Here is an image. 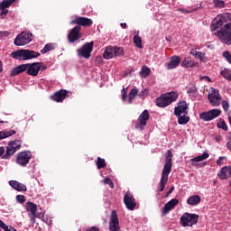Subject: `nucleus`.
Listing matches in <instances>:
<instances>
[{
  "instance_id": "26",
  "label": "nucleus",
  "mask_w": 231,
  "mask_h": 231,
  "mask_svg": "<svg viewBox=\"0 0 231 231\" xmlns=\"http://www.w3.org/2000/svg\"><path fill=\"white\" fill-rule=\"evenodd\" d=\"M208 156H209L208 152H204L202 153V155L192 158V159H190L189 162H190L192 167H198V165H199L198 162H203V160H207V158H208Z\"/></svg>"
},
{
  "instance_id": "16",
  "label": "nucleus",
  "mask_w": 231,
  "mask_h": 231,
  "mask_svg": "<svg viewBox=\"0 0 231 231\" xmlns=\"http://www.w3.org/2000/svg\"><path fill=\"white\" fill-rule=\"evenodd\" d=\"M189 104H187V101H180L174 108L173 114L175 116H180V115H189Z\"/></svg>"
},
{
  "instance_id": "39",
  "label": "nucleus",
  "mask_w": 231,
  "mask_h": 231,
  "mask_svg": "<svg viewBox=\"0 0 231 231\" xmlns=\"http://www.w3.org/2000/svg\"><path fill=\"white\" fill-rule=\"evenodd\" d=\"M220 75L224 77V79H226L227 80H230L231 82V70L228 69H224L221 70Z\"/></svg>"
},
{
  "instance_id": "18",
  "label": "nucleus",
  "mask_w": 231,
  "mask_h": 231,
  "mask_svg": "<svg viewBox=\"0 0 231 231\" xmlns=\"http://www.w3.org/2000/svg\"><path fill=\"white\" fill-rule=\"evenodd\" d=\"M208 98L210 104H212V106H219L220 104L219 100H221V95H219V90L213 89L211 94H208Z\"/></svg>"
},
{
  "instance_id": "23",
  "label": "nucleus",
  "mask_w": 231,
  "mask_h": 231,
  "mask_svg": "<svg viewBox=\"0 0 231 231\" xmlns=\"http://www.w3.org/2000/svg\"><path fill=\"white\" fill-rule=\"evenodd\" d=\"M180 62L181 58L180 56H172L170 62L166 63V68L167 69H174V68H178Z\"/></svg>"
},
{
  "instance_id": "64",
  "label": "nucleus",
  "mask_w": 231,
  "mask_h": 231,
  "mask_svg": "<svg viewBox=\"0 0 231 231\" xmlns=\"http://www.w3.org/2000/svg\"><path fill=\"white\" fill-rule=\"evenodd\" d=\"M10 231H17V229H15V227L10 226Z\"/></svg>"
},
{
  "instance_id": "14",
  "label": "nucleus",
  "mask_w": 231,
  "mask_h": 231,
  "mask_svg": "<svg viewBox=\"0 0 231 231\" xmlns=\"http://www.w3.org/2000/svg\"><path fill=\"white\" fill-rule=\"evenodd\" d=\"M19 0H3L0 3V17L3 19L8 15V10L6 8H10L12 5H15Z\"/></svg>"
},
{
  "instance_id": "40",
  "label": "nucleus",
  "mask_w": 231,
  "mask_h": 231,
  "mask_svg": "<svg viewBox=\"0 0 231 231\" xmlns=\"http://www.w3.org/2000/svg\"><path fill=\"white\" fill-rule=\"evenodd\" d=\"M149 75H151V69H149L147 66H143L141 70V77L146 79V77H149Z\"/></svg>"
},
{
  "instance_id": "3",
  "label": "nucleus",
  "mask_w": 231,
  "mask_h": 231,
  "mask_svg": "<svg viewBox=\"0 0 231 231\" xmlns=\"http://www.w3.org/2000/svg\"><path fill=\"white\" fill-rule=\"evenodd\" d=\"M10 57L15 59L16 60H32V59H37V57H41V53L35 51L22 49L16 51H13Z\"/></svg>"
},
{
  "instance_id": "5",
  "label": "nucleus",
  "mask_w": 231,
  "mask_h": 231,
  "mask_svg": "<svg viewBox=\"0 0 231 231\" xmlns=\"http://www.w3.org/2000/svg\"><path fill=\"white\" fill-rule=\"evenodd\" d=\"M22 144L21 140L10 141L6 146L5 154L2 157L3 160H10L21 149Z\"/></svg>"
},
{
  "instance_id": "56",
  "label": "nucleus",
  "mask_w": 231,
  "mask_h": 231,
  "mask_svg": "<svg viewBox=\"0 0 231 231\" xmlns=\"http://www.w3.org/2000/svg\"><path fill=\"white\" fill-rule=\"evenodd\" d=\"M2 228L5 231H10V226H8L6 224Z\"/></svg>"
},
{
  "instance_id": "8",
  "label": "nucleus",
  "mask_w": 231,
  "mask_h": 231,
  "mask_svg": "<svg viewBox=\"0 0 231 231\" xmlns=\"http://www.w3.org/2000/svg\"><path fill=\"white\" fill-rule=\"evenodd\" d=\"M93 42L85 43L80 49L78 50L79 57L83 59H89L91 57V51H93Z\"/></svg>"
},
{
  "instance_id": "27",
  "label": "nucleus",
  "mask_w": 231,
  "mask_h": 231,
  "mask_svg": "<svg viewBox=\"0 0 231 231\" xmlns=\"http://www.w3.org/2000/svg\"><path fill=\"white\" fill-rule=\"evenodd\" d=\"M189 53H190V55L195 57V59H199V60H200V62H207V57H205L204 52L198 51L194 49H191Z\"/></svg>"
},
{
  "instance_id": "44",
  "label": "nucleus",
  "mask_w": 231,
  "mask_h": 231,
  "mask_svg": "<svg viewBox=\"0 0 231 231\" xmlns=\"http://www.w3.org/2000/svg\"><path fill=\"white\" fill-rule=\"evenodd\" d=\"M147 97H149V90L147 88L138 94L139 98H147Z\"/></svg>"
},
{
  "instance_id": "62",
  "label": "nucleus",
  "mask_w": 231,
  "mask_h": 231,
  "mask_svg": "<svg viewBox=\"0 0 231 231\" xmlns=\"http://www.w3.org/2000/svg\"><path fill=\"white\" fill-rule=\"evenodd\" d=\"M5 225V222H3V220L0 219V228H2Z\"/></svg>"
},
{
  "instance_id": "47",
  "label": "nucleus",
  "mask_w": 231,
  "mask_h": 231,
  "mask_svg": "<svg viewBox=\"0 0 231 231\" xmlns=\"http://www.w3.org/2000/svg\"><path fill=\"white\" fill-rule=\"evenodd\" d=\"M16 201H18V203H25L26 198L23 195H17Z\"/></svg>"
},
{
  "instance_id": "60",
  "label": "nucleus",
  "mask_w": 231,
  "mask_h": 231,
  "mask_svg": "<svg viewBox=\"0 0 231 231\" xmlns=\"http://www.w3.org/2000/svg\"><path fill=\"white\" fill-rule=\"evenodd\" d=\"M36 217H39V219L44 217V213H39L38 215H36Z\"/></svg>"
},
{
  "instance_id": "46",
  "label": "nucleus",
  "mask_w": 231,
  "mask_h": 231,
  "mask_svg": "<svg viewBox=\"0 0 231 231\" xmlns=\"http://www.w3.org/2000/svg\"><path fill=\"white\" fill-rule=\"evenodd\" d=\"M222 107H223L224 111L228 113V109H230V104H228V101H226V100L222 101Z\"/></svg>"
},
{
  "instance_id": "12",
  "label": "nucleus",
  "mask_w": 231,
  "mask_h": 231,
  "mask_svg": "<svg viewBox=\"0 0 231 231\" xmlns=\"http://www.w3.org/2000/svg\"><path fill=\"white\" fill-rule=\"evenodd\" d=\"M149 111H143L137 119V122L139 123L135 125V128L140 129V131H143V129H145V125H147V120H149Z\"/></svg>"
},
{
  "instance_id": "35",
  "label": "nucleus",
  "mask_w": 231,
  "mask_h": 231,
  "mask_svg": "<svg viewBox=\"0 0 231 231\" xmlns=\"http://www.w3.org/2000/svg\"><path fill=\"white\" fill-rule=\"evenodd\" d=\"M196 64L197 63L194 60H189L187 59H184V60L181 62L182 68H194Z\"/></svg>"
},
{
  "instance_id": "28",
  "label": "nucleus",
  "mask_w": 231,
  "mask_h": 231,
  "mask_svg": "<svg viewBox=\"0 0 231 231\" xmlns=\"http://www.w3.org/2000/svg\"><path fill=\"white\" fill-rule=\"evenodd\" d=\"M103 57L107 60H109V59H113V57H115V47H111V46L106 47L105 49Z\"/></svg>"
},
{
  "instance_id": "37",
  "label": "nucleus",
  "mask_w": 231,
  "mask_h": 231,
  "mask_svg": "<svg viewBox=\"0 0 231 231\" xmlns=\"http://www.w3.org/2000/svg\"><path fill=\"white\" fill-rule=\"evenodd\" d=\"M134 44H135L136 48H139L140 50L143 48L142 45V37H140L138 34L134 36Z\"/></svg>"
},
{
  "instance_id": "58",
  "label": "nucleus",
  "mask_w": 231,
  "mask_h": 231,
  "mask_svg": "<svg viewBox=\"0 0 231 231\" xmlns=\"http://www.w3.org/2000/svg\"><path fill=\"white\" fill-rule=\"evenodd\" d=\"M120 26H121V28H124V30H125V28H127V23H120Z\"/></svg>"
},
{
  "instance_id": "50",
  "label": "nucleus",
  "mask_w": 231,
  "mask_h": 231,
  "mask_svg": "<svg viewBox=\"0 0 231 231\" xmlns=\"http://www.w3.org/2000/svg\"><path fill=\"white\" fill-rule=\"evenodd\" d=\"M223 160H225V157H219L217 161V164L221 167L223 165Z\"/></svg>"
},
{
  "instance_id": "49",
  "label": "nucleus",
  "mask_w": 231,
  "mask_h": 231,
  "mask_svg": "<svg viewBox=\"0 0 231 231\" xmlns=\"http://www.w3.org/2000/svg\"><path fill=\"white\" fill-rule=\"evenodd\" d=\"M8 35H10L8 31H0V39H3V37H8Z\"/></svg>"
},
{
  "instance_id": "13",
  "label": "nucleus",
  "mask_w": 231,
  "mask_h": 231,
  "mask_svg": "<svg viewBox=\"0 0 231 231\" xmlns=\"http://www.w3.org/2000/svg\"><path fill=\"white\" fill-rule=\"evenodd\" d=\"M124 203L128 210H134V208H136V199L130 191L125 192Z\"/></svg>"
},
{
  "instance_id": "31",
  "label": "nucleus",
  "mask_w": 231,
  "mask_h": 231,
  "mask_svg": "<svg viewBox=\"0 0 231 231\" xmlns=\"http://www.w3.org/2000/svg\"><path fill=\"white\" fill-rule=\"evenodd\" d=\"M15 133H16L15 130L0 131V140H5V138H10V136H14Z\"/></svg>"
},
{
  "instance_id": "24",
  "label": "nucleus",
  "mask_w": 231,
  "mask_h": 231,
  "mask_svg": "<svg viewBox=\"0 0 231 231\" xmlns=\"http://www.w3.org/2000/svg\"><path fill=\"white\" fill-rule=\"evenodd\" d=\"M219 180H228L231 176V167L225 166L223 167L220 171L217 173Z\"/></svg>"
},
{
  "instance_id": "63",
  "label": "nucleus",
  "mask_w": 231,
  "mask_h": 231,
  "mask_svg": "<svg viewBox=\"0 0 231 231\" xmlns=\"http://www.w3.org/2000/svg\"><path fill=\"white\" fill-rule=\"evenodd\" d=\"M127 91H128V88H124L123 89H122V93H127Z\"/></svg>"
},
{
  "instance_id": "6",
  "label": "nucleus",
  "mask_w": 231,
  "mask_h": 231,
  "mask_svg": "<svg viewBox=\"0 0 231 231\" xmlns=\"http://www.w3.org/2000/svg\"><path fill=\"white\" fill-rule=\"evenodd\" d=\"M199 219V215L186 212L180 217V221L182 226H194L198 224Z\"/></svg>"
},
{
  "instance_id": "55",
  "label": "nucleus",
  "mask_w": 231,
  "mask_h": 231,
  "mask_svg": "<svg viewBox=\"0 0 231 231\" xmlns=\"http://www.w3.org/2000/svg\"><path fill=\"white\" fill-rule=\"evenodd\" d=\"M180 12H182V14H192V11H187L185 9H179Z\"/></svg>"
},
{
  "instance_id": "61",
  "label": "nucleus",
  "mask_w": 231,
  "mask_h": 231,
  "mask_svg": "<svg viewBox=\"0 0 231 231\" xmlns=\"http://www.w3.org/2000/svg\"><path fill=\"white\" fill-rule=\"evenodd\" d=\"M226 148H227L229 151H231V142H230V141L226 143Z\"/></svg>"
},
{
  "instance_id": "36",
  "label": "nucleus",
  "mask_w": 231,
  "mask_h": 231,
  "mask_svg": "<svg viewBox=\"0 0 231 231\" xmlns=\"http://www.w3.org/2000/svg\"><path fill=\"white\" fill-rule=\"evenodd\" d=\"M217 126L218 127V129H223V131H228V126L226 125V122H225V119L220 118L217 123Z\"/></svg>"
},
{
  "instance_id": "25",
  "label": "nucleus",
  "mask_w": 231,
  "mask_h": 231,
  "mask_svg": "<svg viewBox=\"0 0 231 231\" xmlns=\"http://www.w3.org/2000/svg\"><path fill=\"white\" fill-rule=\"evenodd\" d=\"M9 185L14 189V190H18V192H26L28 189L26 188V185L17 181V180H10Z\"/></svg>"
},
{
  "instance_id": "57",
  "label": "nucleus",
  "mask_w": 231,
  "mask_h": 231,
  "mask_svg": "<svg viewBox=\"0 0 231 231\" xmlns=\"http://www.w3.org/2000/svg\"><path fill=\"white\" fill-rule=\"evenodd\" d=\"M5 154V147L1 146L0 147V156H3Z\"/></svg>"
},
{
  "instance_id": "20",
  "label": "nucleus",
  "mask_w": 231,
  "mask_h": 231,
  "mask_svg": "<svg viewBox=\"0 0 231 231\" xmlns=\"http://www.w3.org/2000/svg\"><path fill=\"white\" fill-rule=\"evenodd\" d=\"M68 93V90L60 89V91H57L52 96H51V98L54 102H63V100H66Z\"/></svg>"
},
{
  "instance_id": "51",
  "label": "nucleus",
  "mask_w": 231,
  "mask_h": 231,
  "mask_svg": "<svg viewBox=\"0 0 231 231\" xmlns=\"http://www.w3.org/2000/svg\"><path fill=\"white\" fill-rule=\"evenodd\" d=\"M174 186H172L170 190L166 193L165 195V198H169V195L171 193V192H174Z\"/></svg>"
},
{
  "instance_id": "54",
  "label": "nucleus",
  "mask_w": 231,
  "mask_h": 231,
  "mask_svg": "<svg viewBox=\"0 0 231 231\" xmlns=\"http://www.w3.org/2000/svg\"><path fill=\"white\" fill-rule=\"evenodd\" d=\"M122 100L123 102H125V100H127V93L125 92L122 93Z\"/></svg>"
},
{
  "instance_id": "11",
  "label": "nucleus",
  "mask_w": 231,
  "mask_h": 231,
  "mask_svg": "<svg viewBox=\"0 0 231 231\" xmlns=\"http://www.w3.org/2000/svg\"><path fill=\"white\" fill-rule=\"evenodd\" d=\"M30 160H32V153L30 152H21L17 154L16 163L22 167H26L30 163Z\"/></svg>"
},
{
  "instance_id": "45",
  "label": "nucleus",
  "mask_w": 231,
  "mask_h": 231,
  "mask_svg": "<svg viewBox=\"0 0 231 231\" xmlns=\"http://www.w3.org/2000/svg\"><path fill=\"white\" fill-rule=\"evenodd\" d=\"M103 181L106 185H109L110 189H115V183H113V180H111V179L106 178Z\"/></svg>"
},
{
  "instance_id": "41",
  "label": "nucleus",
  "mask_w": 231,
  "mask_h": 231,
  "mask_svg": "<svg viewBox=\"0 0 231 231\" xmlns=\"http://www.w3.org/2000/svg\"><path fill=\"white\" fill-rule=\"evenodd\" d=\"M214 8H225L226 4L223 0H213Z\"/></svg>"
},
{
  "instance_id": "17",
  "label": "nucleus",
  "mask_w": 231,
  "mask_h": 231,
  "mask_svg": "<svg viewBox=\"0 0 231 231\" xmlns=\"http://www.w3.org/2000/svg\"><path fill=\"white\" fill-rule=\"evenodd\" d=\"M70 24H77L78 26L89 27L93 26V20L88 17L77 16L70 22Z\"/></svg>"
},
{
  "instance_id": "43",
  "label": "nucleus",
  "mask_w": 231,
  "mask_h": 231,
  "mask_svg": "<svg viewBox=\"0 0 231 231\" xmlns=\"http://www.w3.org/2000/svg\"><path fill=\"white\" fill-rule=\"evenodd\" d=\"M222 55H223L224 59L228 62V64H231V54H230V51H225Z\"/></svg>"
},
{
  "instance_id": "30",
  "label": "nucleus",
  "mask_w": 231,
  "mask_h": 231,
  "mask_svg": "<svg viewBox=\"0 0 231 231\" xmlns=\"http://www.w3.org/2000/svg\"><path fill=\"white\" fill-rule=\"evenodd\" d=\"M187 115L188 114H183V116H177L179 125H185L188 122H190V117Z\"/></svg>"
},
{
  "instance_id": "29",
  "label": "nucleus",
  "mask_w": 231,
  "mask_h": 231,
  "mask_svg": "<svg viewBox=\"0 0 231 231\" xmlns=\"http://www.w3.org/2000/svg\"><path fill=\"white\" fill-rule=\"evenodd\" d=\"M187 203L188 205H191L192 207L199 205V203H201V197H199V195H193L188 199Z\"/></svg>"
},
{
  "instance_id": "38",
  "label": "nucleus",
  "mask_w": 231,
  "mask_h": 231,
  "mask_svg": "<svg viewBox=\"0 0 231 231\" xmlns=\"http://www.w3.org/2000/svg\"><path fill=\"white\" fill-rule=\"evenodd\" d=\"M96 163H97V169H106V167H107V164L106 163V160L100 157H97V161Z\"/></svg>"
},
{
  "instance_id": "1",
  "label": "nucleus",
  "mask_w": 231,
  "mask_h": 231,
  "mask_svg": "<svg viewBox=\"0 0 231 231\" xmlns=\"http://www.w3.org/2000/svg\"><path fill=\"white\" fill-rule=\"evenodd\" d=\"M211 32L223 42V44H231V14L224 13L217 14L212 21ZM216 30H219L217 31Z\"/></svg>"
},
{
  "instance_id": "32",
  "label": "nucleus",
  "mask_w": 231,
  "mask_h": 231,
  "mask_svg": "<svg viewBox=\"0 0 231 231\" xmlns=\"http://www.w3.org/2000/svg\"><path fill=\"white\" fill-rule=\"evenodd\" d=\"M27 212L31 213V216H35L37 214V206L32 202H27Z\"/></svg>"
},
{
  "instance_id": "4",
  "label": "nucleus",
  "mask_w": 231,
  "mask_h": 231,
  "mask_svg": "<svg viewBox=\"0 0 231 231\" xmlns=\"http://www.w3.org/2000/svg\"><path fill=\"white\" fill-rule=\"evenodd\" d=\"M178 100V93L170 92L167 94H163L162 97L156 98V106L158 107H167V106H171L172 102H176Z\"/></svg>"
},
{
  "instance_id": "21",
  "label": "nucleus",
  "mask_w": 231,
  "mask_h": 231,
  "mask_svg": "<svg viewBox=\"0 0 231 231\" xmlns=\"http://www.w3.org/2000/svg\"><path fill=\"white\" fill-rule=\"evenodd\" d=\"M179 203L180 200H178L177 199H172L171 200L167 202L162 208V216H167V213L170 210H172V208H174V207H176V205H178Z\"/></svg>"
},
{
  "instance_id": "42",
  "label": "nucleus",
  "mask_w": 231,
  "mask_h": 231,
  "mask_svg": "<svg viewBox=\"0 0 231 231\" xmlns=\"http://www.w3.org/2000/svg\"><path fill=\"white\" fill-rule=\"evenodd\" d=\"M119 55H124V49L114 47V57H118Z\"/></svg>"
},
{
  "instance_id": "2",
  "label": "nucleus",
  "mask_w": 231,
  "mask_h": 231,
  "mask_svg": "<svg viewBox=\"0 0 231 231\" xmlns=\"http://www.w3.org/2000/svg\"><path fill=\"white\" fill-rule=\"evenodd\" d=\"M172 171V151L168 150L165 154V164L159 182V192H163L169 181V174Z\"/></svg>"
},
{
  "instance_id": "15",
  "label": "nucleus",
  "mask_w": 231,
  "mask_h": 231,
  "mask_svg": "<svg viewBox=\"0 0 231 231\" xmlns=\"http://www.w3.org/2000/svg\"><path fill=\"white\" fill-rule=\"evenodd\" d=\"M109 230L120 231V221H118V215L116 214V210H112L111 212Z\"/></svg>"
},
{
  "instance_id": "53",
  "label": "nucleus",
  "mask_w": 231,
  "mask_h": 231,
  "mask_svg": "<svg viewBox=\"0 0 231 231\" xmlns=\"http://www.w3.org/2000/svg\"><path fill=\"white\" fill-rule=\"evenodd\" d=\"M31 216V222L32 225H35V218L37 217L36 215H30Z\"/></svg>"
},
{
  "instance_id": "52",
  "label": "nucleus",
  "mask_w": 231,
  "mask_h": 231,
  "mask_svg": "<svg viewBox=\"0 0 231 231\" xmlns=\"http://www.w3.org/2000/svg\"><path fill=\"white\" fill-rule=\"evenodd\" d=\"M86 231H100V229L97 226H92L91 228H88Z\"/></svg>"
},
{
  "instance_id": "33",
  "label": "nucleus",
  "mask_w": 231,
  "mask_h": 231,
  "mask_svg": "<svg viewBox=\"0 0 231 231\" xmlns=\"http://www.w3.org/2000/svg\"><path fill=\"white\" fill-rule=\"evenodd\" d=\"M138 96V88H134L128 95V104H133V100Z\"/></svg>"
},
{
  "instance_id": "34",
  "label": "nucleus",
  "mask_w": 231,
  "mask_h": 231,
  "mask_svg": "<svg viewBox=\"0 0 231 231\" xmlns=\"http://www.w3.org/2000/svg\"><path fill=\"white\" fill-rule=\"evenodd\" d=\"M55 43H47L43 49L41 50V53L44 55V53H48V51H52V50H55Z\"/></svg>"
},
{
  "instance_id": "48",
  "label": "nucleus",
  "mask_w": 231,
  "mask_h": 231,
  "mask_svg": "<svg viewBox=\"0 0 231 231\" xmlns=\"http://www.w3.org/2000/svg\"><path fill=\"white\" fill-rule=\"evenodd\" d=\"M38 64L40 71H46V69H48V66L45 65L43 62H38Z\"/></svg>"
},
{
  "instance_id": "10",
  "label": "nucleus",
  "mask_w": 231,
  "mask_h": 231,
  "mask_svg": "<svg viewBox=\"0 0 231 231\" xmlns=\"http://www.w3.org/2000/svg\"><path fill=\"white\" fill-rule=\"evenodd\" d=\"M80 30H82V28L79 25H76L74 28L71 29L70 32L68 34V41L69 42H70V44L77 42V41H80V39L82 38Z\"/></svg>"
},
{
  "instance_id": "59",
  "label": "nucleus",
  "mask_w": 231,
  "mask_h": 231,
  "mask_svg": "<svg viewBox=\"0 0 231 231\" xmlns=\"http://www.w3.org/2000/svg\"><path fill=\"white\" fill-rule=\"evenodd\" d=\"M215 140H216V142H217V143L221 142V135H217V136L215 137Z\"/></svg>"
},
{
  "instance_id": "9",
  "label": "nucleus",
  "mask_w": 231,
  "mask_h": 231,
  "mask_svg": "<svg viewBox=\"0 0 231 231\" xmlns=\"http://www.w3.org/2000/svg\"><path fill=\"white\" fill-rule=\"evenodd\" d=\"M221 115V110L219 108H214L208 112H203L200 114L199 118L200 120H204V122H210L214 120V118H217Z\"/></svg>"
},
{
  "instance_id": "19",
  "label": "nucleus",
  "mask_w": 231,
  "mask_h": 231,
  "mask_svg": "<svg viewBox=\"0 0 231 231\" xmlns=\"http://www.w3.org/2000/svg\"><path fill=\"white\" fill-rule=\"evenodd\" d=\"M39 64V62L27 63V75H31V77H37L41 71Z\"/></svg>"
},
{
  "instance_id": "22",
  "label": "nucleus",
  "mask_w": 231,
  "mask_h": 231,
  "mask_svg": "<svg viewBox=\"0 0 231 231\" xmlns=\"http://www.w3.org/2000/svg\"><path fill=\"white\" fill-rule=\"evenodd\" d=\"M28 69V63L22 64L14 67L11 71V77H17V75H21V73H24Z\"/></svg>"
},
{
  "instance_id": "7",
  "label": "nucleus",
  "mask_w": 231,
  "mask_h": 231,
  "mask_svg": "<svg viewBox=\"0 0 231 231\" xmlns=\"http://www.w3.org/2000/svg\"><path fill=\"white\" fill-rule=\"evenodd\" d=\"M33 41V34L30 32H22L18 34L14 42L15 46H26V44H30Z\"/></svg>"
}]
</instances>
